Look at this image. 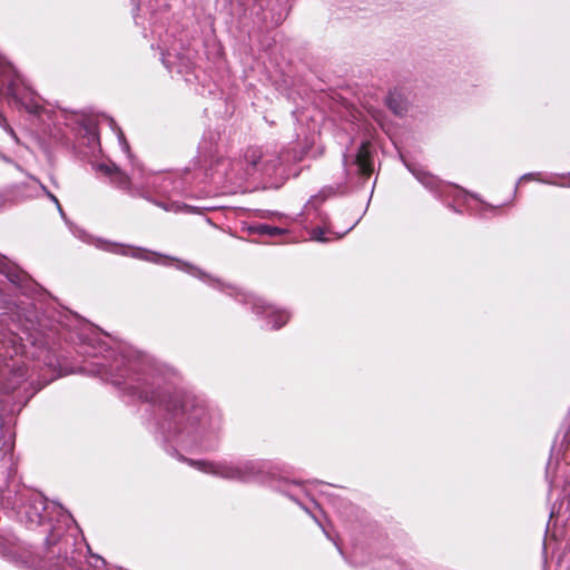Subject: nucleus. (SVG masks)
Returning a JSON list of instances; mask_svg holds the SVG:
<instances>
[{
    "instance_id": "obj_1",
    "label": "nucleus",
    "mask_w": 570,
    "mask_h": 570,
    "mask_svg": "<svg viewBox=\"0 0 570 570\" xmlns=\"http://www.w3.org/2000/svg\"><path fill=\"white\" fill-rule=\"evenodd\" d=\"M193 464L206 473L229 479H245L254 470L253 463H246L242 469L238 466L205 461L194 462Z\"/></svg>"
},
{
    "instance_id": "obj_2",
    "label": "nucleus",
    "mask_w": 570,
    "mask_h": 570,
    "mask_svg": "<svg viewBox=\"0 0 570 570\" xmlns=\"http://www.w3.org/2000/svg\"><path fill=\"white\" fill-rule=\"evenodd\" d=\"M28 91L29 89L18 77L8 83L9 95L20 101V104L30 111H36L38 104L33 99H30V101L27 100L24 92L27 94Z\"/></svg>"
},
{
    "instance_id": "obj_3",
    "label": "nucleus",
    "mask_w": 570,
    "mask_h": 570,
    "mask_svg": "<svg viewBox=\"0 0 570 570\" xmlns=\"http://www.w3.org/2000/svg\"><path fill=\"white\" fill-rule=\"evenodd\" d=\"M356 165L362 175L368 176L373 171L371 151L367 142H363L356 155Z\"/></svg>"
},
{
    "instance_id": "obj_4",
    "label": "nucleus",
    "mask_w": 570,
    "mask_h": 570,
    "mask_svg": "<svg viewBox=\"0 0 570 570\" xmlns=\"http://www.w3.org/2000/svg\"><path fill=\"white\" fill-rule=\"evenodd\" d=\"M115 252L122 254V255H130L137 258H142L147 261H155L157 257V254L149 253L141 248H131L126 246H115Z\"/></svg>"
},
{
    "instance_id": "obj_5",
    "label": "nucleus",
    "mask_w": 570,
    "mask_h": 570,
    "mask_svg": "<svg viewBox=\"0 0 570 570\" xmlns=\"http://www.w3.org/2000/svg\"><path fill=\"white\" fill-rule=\"evenodd\" d=\"M268 309H269L268 316L276 317L275 324L273 325L275 328L281 327L282 325H284L287 322L288 315L286 313L276 312L272 307H268Z\"/></svg>"
},
{
    "instance_id": "obj_6",
    "label": "nucleus",
    "mask_w": 570,
    "mask_h": 570,
    "mask_svg": "<svg viewBox=\"0 0 570 570\" xmlns=\"http://www.w3.org/2000/svg\"><path fill=\"white\" fill-rule=\"evenodd\" d=\"M325 234H326L325 230H323L321 228H316L312 232L311 236L314 240H317V242H328L330 237H326Z\"/></svg>"
},
{
    "instance_id": "obj_7",
    "label": "nucleus",
    "mask_w": 570,
    "mask_h": 570,
    "mask_svg": "<svg viewBox=\"0 0 570 570\" xmlns=\"http://www.w3.org/2000/svg\"><path fill=\"white\" fill-rule=\"evenodd\" d=\"M12 72L11 67L2 65L0 61V88L4 85V79Z\"/></svg>"
},
{
    "instance_id": "obj_8",
    "label": "nucleus",
    "mask_w": 570,
    "mask_h": 570,
    "mask_svg": "<svg viewBox=\"0 0 570 570\" xmlns=\"http://www.w3.org/2000/svg\"><path fill=\"white\" fill-rule=\"evenodd\" d=\"M419 179L428 187H433V184H434V178L432 176H429V175H424V176H419Z\"/></svg>"
},
{
    "instance_id": "obj_9",
    "label": "nucleus",
    "mask_w": 570,
    "mask_h": 570,
    "mask_svg": "<svg viewBox=\"0 0 570 570\" xmlns=\"http://www.w3.org/2000/svg\"><path fill=\"white\" fill-rule=\"evenodd\" d=\"M265 229L268 232V234L271 235H274V234H277L279 233V230L277 228H271V227H265Z\"/></svg>"
},
{
    "instance_id": "obj_10",
    "label": "nucleus",
    "mask_w": 570,
    "mask_h": 570,
    "mask_svg": "<svg viewBox=\"0 0 570 570\" xmlns=\"http://www.w3.org/2000/svg\"><path fill=\"white\" fill-rule=\"evenodd\" d=\"M50 198H51V199L57 204L59 212L61 213V215H63L62 209H61V207H60V205H59L58 199L56 198V196L50 195Z\"/></svg>"
},
{
    "instance_id": "obj_11",
    "label": "nucleus",
    "mask_w": 570,
    "mask_h": 570,
    "mask_svg": "<svg viewBox=\"0 0 570 570\" xmlns=\"http://www.w3.org/2000/svg\"><path fill=\"white\" fill-rule=\"evenodd\" d=\"M530 177H531V175L523 176V177L521 178V180L529 179Z\"/></svg>"
}]
</instances>
